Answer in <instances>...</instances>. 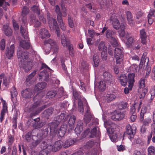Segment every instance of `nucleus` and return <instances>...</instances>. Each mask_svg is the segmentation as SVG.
Masks as SVG:
<instances>
[{
	"mask_svg": "<svg viewBox=\"0 0 155 155\" xmlns=\"http://www.w3.org/2000/svg\"><path fill=\"white\" fill-rule=\"evenodd\" d=\"M28 53L23 52L20 48L17 51L18 58L20 61V65L26 72L28 71L31 68L33 63L31 60L28 58Z\"/></svg>",
	"mask_w": 155,
	"mask_h": 155,
	"instance_id": "obj_1",
	"label": "nucleus"
},
{
	"mask_svg": "<svg viewBox=\"0 0 155 155\" xmlns=\"http://www.w3.org/2000/svg\"><path fill=\"white\" fill-rule=\"evenodd\" d=\"M45 53L49 54L52 51L53 54H57L58 51L59 47L57 43L50 38L45 41L44 46Z\"/></svg>",
	"mask_w": 155,
	"mask_h": 155,
	"instance_id": "obj_2",
	"label": "nucleus"
},
{
	"mask_svg": "<svg viewBox=\"0 0 155 155\" xmlns=\"http://www.w3.org/2000/svg\"><path fill=\"white\" fill-rule=\"evenodd\" d=\"M22 22L24 24V27L21 25L20 27V31L21 34L26 40H23L20 42V46L24 49H28L29 48L30 44L28 42L29 38L27 28L26 27V21L25 19H22Z\"/></svg>",
	"mask_w": 155,
	"mask_h": 155,
	"instance_id": "obj_3",
	"label": "nucleus"
},
{
	"mask_svg": "<svg viewBox=\"0 0 155 155\" xmlns=\"http://www.w3.org/2000/svg\"><path fill=\"white\" fill-rule=\"evenodd\" d=\"M61 43L64 47H67L69 50L70 54L73 56L74 54L72 46L70 45L69 40L67 37L64 34H62L61 36Z\"/></svg>",
	"mask_w": 155,
	"mask_h": 155,
	"instance_id": "obj_4",
	"label": "nucleus"
},
{
	"mask_svg": "<svg viewBox=\"0 0 155 155\" xmlns=\"http://www.w3.org/2000/svg\"><path fill=\"white\" fill-rule=\"evenodd\" d=\"M49 25L51 30H56L58 37L59 36V28L58 24L55 20L47 15Z\"/></svg>",
	"mask_w": 155,
	"mask_h": 155,
	"instance_id": "obj_5",
	"label": "nucleus"
},
{
	"mask_svg": "<svg viewBox=\"0 0 155 155\" xmlns=\"http://www.w3.org/2000/svg\"><path fill=\"white\" fill-rule=\"evenodd\" d=\"M145 81L144 78H142L140 79L139 81V86L138 91L140 95V97L141 99L143 98L147 92V89L145 87Z\"/></svg>",
	"mask_w": 155,
	"mask_h": 155,
	"instance_id": "obj_6",
	"label": "nucleus"
},
{
	"mask_svg": "<svg viewBox=\"0 0 155 155\" xmlns=\"http://www.w3.org/2000/svg\"><path fill=\"white\" fill-rule=\"evenodd\" d=\"M72 91L73 96L74 98V102L75 101V99H78V108L79 112L83 114L84 112V110L82 105V103L81 100V96L80 95L78 94L76 90L73 89Z\"/></svg>",
	"mask_w": 155,
	"mask_h": 155,
	"instance_id": "obj_7",
	"label": "nucleus"
},
{
	"mask_svg": "<svg viewBox=\"0 0 155 155\" xmlns=\"http://www.w3.org/2000/svg\"><path fill=\"white\" fill-rule=\"evenodd\" d=\"M106 36L107 38L110 40V41L112 45L115 46L118 45L117 41L114 37L113 33L110 30L108 29L106 32Z\"/></svg>",
	"mask_w": 155,
	"mask_h": 155,
	"instance_id": "obj_8",
	"label": "nucleus"
},
{
	"mask_svg": "<svg viewBox=\"0 0 155 155\" xmlns=\"http://www.w3.org/2000/svg\"><path fill=\"white\" fill-rule=\"evenodd\" d=\"M116 127H109L107 129V132L110 134V138L111 141L115 142L117 141V134L116 132H114V128Z\"/></svg>",
	"mask_w": 155,
	"mask_h": 155,
	"instance_id": "obj_9",
	"label": "nucleus"
},
{
	"mask_svg": "<svg viewBox=\"0 0 155 155\" xmlns=\"http://www.w3.org/2000/svg\"><path fill=\"white\" fill-rule=\"evenodd\" d=\"M111 115V119L115 121L120 120L124 118V114L123 112L119 111L114 112Z\"/></svg>",
	"mask_w": 155,
	"mask_h": 155,
	"instance_id": "obj_10",
	"label": "nucleus"
},
{
	"mask_svg": "<svg viewBox=\"0 0 155 155\" xmlns=\"http://www.w3.org/2000/svg\"><path fill=\"white\" fill-rule=\"evenodd\" d=\"M62 142L61 141H58L56 142L53 146L51 145L48 146V148L49 150H51L53 152H56L59 150L62 146Z\"/></svg>",
	"mask_w": 155,
	"mask_h": 155,
	"instance_id": "obj_11",
	"label": "nucleus"
},
{
	"mask_svg": "<svg viewBox=\"0 0 155 155\" xmlns=\"http://www.w3.org/2000/svg\"><path fill=\"white\" fill-rule=\"evenodd\" d=\"M127 133L129 135L128 137L130 140L132 141L135 132V130H133L129 124L126 126Z\"/></svg>",
	"mask_w": 155,
	"mask_h": 155,
	"instance_id": "obj_12",
	"label": "nucleus"
},
{
	"mask_svg": "<svg viewBox=\"0 0 155 155\" xmlns=\"http://www.w3.org/2000/svg\"><path fill=\"white\" fill-rule=\"evenodd\" d=\"M97 128L96 127L93 128L90 132H89V129H87L84 131L83 136L85 137L87 136L88 137L93 138L95 136Z\"/></svg>",
	"mask_w": 155,
	"mask_h": 155,
	"instance_id": "obj_13",
	"label": "nucleus"
},
{
	"mask_svg": "<svg viewBox=\"0 0 155 155\" xmlns=\"http://www.w3.org/2000/svg\"><path fill=\"white\" fill-rule=\"evenodd\" d=\"M15 46L13 44L11 45L10 47H7L5 52V54L8 59H10L13 56L14 52Z\"/></svg>",
	"mask_w": 155,
	"mask_h": 155,
	"instance_id": "obj_14",
	"label": "nucleus"
},
{
	"mask_svg": "<svg viewBox=\"0 0 155 155\" xmlns=\"http://www.w3.org/2000/svg\"><path fill=\"white\" fill-rule=\"evenodd\" d=\"M21 95L24 98H29L33 96V94L31 89H26L21 91Z\"/></svg>",
	"mask_w": 155,
	"mask_h": 155,
	"instance_id": "obj_15",
	"label": "nucleus"
},
{
	"mask_svg": "<svg viewBox=\"0 0 155 155\" xmlns=\"http://www.w3.org/2000/svg\"><path fill=\"white\" fill-rule=\"evenodd\" d=\"M104 113L103 112L102 114V119L104 121V125L105 127L107 129L108 127H116L115 124L110 120H107V117L105 115Z\"/></svg>",
	"mask_w": 155,
	"mask_h": 155,
	"instance_id": "obj_16",
	"label": "nucleus"
},
{
	"mask_svg": "<svg viewBox=\"0 0 155 155\" xmlns=\"http://www.w3.org/2000/svg\"><path fill=\"white\" fill-rule=\"evenodd\" d=\"M135 75L134 73H129L128 74V87L130 90L132 89L134 82V78Z\"/></svg>",
	"mask_w": 155,
	"mask_h": 155,
	"instance_id": "obj_17",
	"label": "nucleus"
},
{
	"mask_svg": "<svg viewBox=\"0 0 155 155\" xmlns=\"http://www.w3.org/2000/svg\"><path fill=\"white\" fill-rule=\"evenodd\" d=\"M2 30L4 34L7 36H11L12 34V30L8 25H4L2 28Z\"/></svg>",
	"mask_w": 155,
	"mask_h": 155,
	"instance_id": "obj_18",
	"label": "nucleus"
},
{
	"mask_svg": "<svg viewBox=\"0 0 155 155\" xmlns=\"http://www.w3.org/2000/svg\"><path fill=\"white\" fill-rule=\"evenodd\" d=\"M110 21H112V24L113 28L117 30L118 29L121 27V25H120L119 21L116 18H113L112 16L110 18Z\"/></svg>",
	"mask_w": 155,
	"mask_h": 155,
	"instance_id": "obj_19",
	"label": "nucleus"
},
{
	"mask_svg": "<svg viewBox=\"0 0 155 155\" xmlns=\"http://www.w3.org/2000/svg\"><path fill=\"white\" fill-rule=\"evenodd\" d=\"M127 18L128 23L131 26H133L134 24V19L130 12L127 11L126 12Z\"/></svg>",
	"mask_w": 155,
	"mask_h": 155,
	"instance_id": "obj_20",
	"label": "nucleus"
},
{
	"mask_svg": "<svg viewBox=\"0 0 155 155\" xmlns=\"http://www.w3.org/2000/svg\"><path fill=\"white\" fill-rule=\"evenodd\" d=\"M140 35L142 43L143 44H146L147 36L146 32L144 29H143L140 30Z\"/></svg>",
	"mask_w": 155,
	"mask_h": 155,
	"instance_id": "obj_21",
	"label": "nucleus"
},
{
	"mask_svg": "<svg viewBox=\"0 0 155 155\" xmlns=\"http://www.w3.org/2000/svg\"><path fill=\"white\" fill-rule=\"evenodd\" d=\"M119 81L120 84L122 86H125L127 85V77L124 74H122L120 76Z\"/></svg>",
	"mask_w": 155,
	"mask_h": 155,
	"instance_id": "obj_22",
	"label": "nucleus"
},
{
	"mask_svg": "<svg viewBox=\"0 0 155 155\" xmlns=\"http://www.w3.org/2000/svg\"><path fill=\"white\" fill-rule=\"evenodd\" d=\"M104 97L107 101H110L114 99L116 96L114 94L110 92H108L104 95Z\"/></svg>",
	"mask_w": 155,
	"mask_h": 155,
	"instance_id": "obj_23",
	"label": "nucleus"
},
{
	"mask_svg": "<svg viewBox=\"0 0 155 155\" xmlns=\"http://www.w3.org/2000/svg\"><path fill=\"white\" fill-rule=\"evenodd\" d=\"M40 34L41 36V38H42L47 37H49L50 36V34L48 30L45 28H43L41 30Z\"/></svg>",
	"mask_w": 155,
	"mask_h": 155,
	"instance_id": "obj_24",
	"label": "nucleus"
},
{
	"mask_svg": "<svg viewBox=\"0 0 155 155\" xmlns=\"http://www.w3.org/2000/svg\"><path fill=\"white\" fill-rule=\"evenodd\" d=\"M125 25L124 24H121L120 29L119 31V35L120 37L123 38L125 37L126 38V35H128V34L127 32H125L124 31V29L125 28Z\"/></svg>",
	"mask_w": 155,
	"mask_h": 155,
	"instance_id": "obj_25",
	"label": "nucleus"
},
{
	"mask_svg": "<svg viewBox=\"0 0 155 155\" xmlns=\"http://www.w3.org/2000/svg\"><path fill=\"white\" fill-rule=\"evenodd\" d=\"M46 85V84L45 82H41L37 84L35 86V89L38 92L44 89Z\"/></svg>",
	"mask_w": 155,
	"mask_h": 155,
	"instance_id": "obj_26",
	"label": "nucleus"
},
{
	"mask_svg": "<svg viewBox=\"0 0 155 155\" xmlns=\"http://www.w3.org/2000/svg\"><path fill=\"white\" fill-rule=\"evenodd\" d=\"M103 76L104 78V81H109L110 83L112 82L113 78L112 75L109 72H104L103 74Z\"/></svg>",
	"mask_w": 155,
	"mask_h": 155,
	"instance_id": "obj_27",
	"label": "nucleus"
},
{
	"mask_svg": "<svg viewBox=\"0 0 155 155\" xmlns=\"http://www.w3.org/2000/svg\"><path fill=\"white\" fill-rule=\"evenodd\" d=\"M93 115L90 112L87 110L84 115V121L87 123H88L93 118Z\"/></svg>",
	"mask_w": 155,
	"mask_h": 155,
	"instance_id": "obj_28",
	"label": "nucleus"
},
{
	"mask_svg": "<svg viewBox=\"0 0 155 155\" xmlns=\"http://www.w3.org/2000/svg\"><path fill=\"white\" fill-rule=\"evenodd\" d=\"M126 38L127 39V41L126 44L127 46H130L134 41V40L130 34L126 35Z\"/></svg>",
	"mask_w": 155,
	"mask_h": 155,
	"instance_id": "obj_29",
	"label": "nucleus"
},
{
	"mask_svg": "<svg viewBox=\"0 0 155 155\" xmlns=\"http://www.w3.org/2000/svg\"><path fill=\"white\" fill-rule=\"evenodd\" d=\"M66 129L67 126L66 125L62 126L58 131V135L61 137H63L65 133Z\"/></svg>",
	"mask_w": 155,
	"mask_h": 155,
	"instance_id": "obj_30",
	"label": "nucleus"
},
{
	"mask_svg": "<svg viewBox=\"0 0 155 155\" xmlns=\"http://www.w3.org/2000/svg\"><path fill=\"white\" fill-rule=\"evenodd\" d=\"M76 117L74 115L70 117L68 120V124L69 126L71 127V129H74V125L75 122Z\"/></svg>",
	"mask_w": 155,
	"mask_h": 155,
	"instance_id": "obj_31",
	"label": "nucleus"
},
{
	"mask_svg": "<svg viewBox=\"0 0 155 155\" xmlns=\"http://www.w3.org/2000/svg\"><path fill=\"white\" fill-rule=\"evenodd\" d=\"M114 56L117 55H123V48L121 47H117L114 49Z\"/></svg>",
	"mask_w": 155,
	"mask_h": 155,
	"instance_id": "obj_32",
	"label": "nucleus"
},
{
	"mask_svg": "<svg viewBox=\"0 0 155 155\" xmlns=\"http://www.w3.org/2000/svg\"><path fill=\"white\" fill-rule=\"evenodd\" d=\"M25 138L27 141L30 143L31 141L33 140V139H37V137L34 136H32L31 133L29 132L26 134Z\"/></svg>",
	"mask_w": 155,
	"mask_h": 155,
	"instance_id": "obj_33",
	"label": "nucleus"
},
{
	"mask_svg": "<svg viewBox=\"0 0 155 155\" xmlns=\"http://www.w3.org/2000/svg\"><path fill=\"white\" fill-rule=\"evenodd\" d=\"M36 71H33L28 76L26 79V81L29 82V84H31L33 81L32 78L36 74Z\"/></svg>",
	"mask_w": 155,
	"mask_h": 155,
	"instance_id": "obj_34",
	"label": "nucleus"
},
{
	"mask_svg": "<svg viewBox=\"0 0 155 155\" xmlns=\"http://www.w3.org/2000/svg\"><path fill=\"white\" fill-rule=\"evenodd\" d=\"M36 139V140L33 139V140L31 141L30 142V147L32 148L35 147L41 141L40 140L37 139Z\"/></svg>",
	"mask_w": 155,
	"mask_h": 155,
	"instance_id": "obj_35",
	"label": "nucleus"
},
{
	"mask_svg": "<svg viewBox=\"0 0 155 155\" xmlns=\"http://www.w3.org/2000/svg\"><path fill=\"white\" fill-rule=\"evenodd\" d=\"M116 60V64H120L123 62L124 58V55H116L114 56Z\"/></svg>",
	"mask_w": 155,
	"mask_h": 155,
	"instance_id": "obj_36",
	"label": "nucleus"
},
{
	"mask_svg": "<svg viewBox=\"0 0 155 155\" xmlns=\"http://www.w3.org/2000/svg\"><path fill=\"white\" fill-rule=\"evenodd\" d=\"M106 84L105 81H101L99 83L98 88L101 91H103L106 88Z\"/></svg>",
	"mask_w": 155,
	"mask_h": 155,
	"instance_id": "obj_37",
	"label": "nucleus"
},
{
	"mask_svg": "<svg viewBox=\"0 0 155 155\" xmlns=\"http://www.w3.org/2000/svg\"><path fill=\"white\" fill-rule=\"evenodd\" d=\"M141 104V102H140V104H137L136 103H134L131 108L130 113L131 114H133L134 113H135V108L137 106H139L138 109V110H139L140 108V106Z\"/></svg>",
	"mask_w": 155,
	"mask_h": 155,
	"instance_id": "obj_38",
	"label": "nucleus"
},
{
	"mask_svg": "<svg viewBox=\"0 0 155 155\" xmlns=\"http://www.w3.org/2000/svg\"><path fill=\"white\" fill-rule=\"evenodd\" d=\"M34 120L35 122V124L33 125V126L35 128L38 129V128H40L42 126L43 124L40 123L39 118L35 119H34Z\"/></svg>",
	"mask_w": 155,
	"mask_h": 155,
	"instance_id": "obj_39",
	"label": "nucleus"
},
{
	"mask_svg": "<svg viewBox=\"0 0 155 155\" xmlns=\"http://www.w3.org/2000/svg\"><path fill=\"white\" fill-rule=\"evenodd\" d=\"M88 32L90 37L92 38H95L99 35L98 33L95 32L93 30H88Z\"/></svg>",
	"mask_w": 155,
	"mask_h": 155,
	"instance_id": "obj_40",
	"label": "nucleus"
},
{
	"mask_svg": "<svg viewBox=\"0 0 155 155\" xmlns=\"http://www.w3.org/2000/svg\"><path fill=\"white\" fill-rule=\"evenodd\" d=\"M147 111V109L146 107H144L142 108L140 116V119L141 121H143L144 119V115L146 113Z\"/></svg>",
	"mask_w": 155,
	"mask_h": 155,
	"instance_id": "obj_41",
	"label": "nucleus"
},
{
	"mask_svg": "<svg viewBox=\"0 0 155 155\" xmlns=\"http://www.w3.org/2000/svg\"><path fill=\"white\" fill-rule=\"evenodd\" d=\"M148 155H155V147L150 146L148 148Z\"/></svg>",
	"mask_w": 155,
	"mask_h": 155,
	"instance_id": "obj_42",
	"label": "nucleus"
},
{
	"mask_svg": "<svg viewBox=\"0 0 155 155\" xmlns=\"http://www.w3.org/2000/svg\"><path fill=\"white\" fill-rule=\"evenodd\" d=\"M74 143V141L71 139H69L65 141L64 144L65 147H68Z\"/></svg>",
	"mask_w": 155,
	"mask_h": 155,
	"instance_id": "obj_43",
	"label": "nucleus"
},
{
	"mask_svg": "<svg viewBox=\"0 0 155 155\" xmlns=\"http://www.w3.org/2000/svg\"><path fill=\"white\" fill-rule=\"evenodd\" d=\"M1 100L2 101L3 105V109L2 110L1 114L5 115V113L7 111V106L5 104V101L3 100L2 99H1Z\"/></svg>",
	"mask_w": 155,
	"mask_h": 155,
	"instance_id": "obj_44",
	"label": "nucleus"
},
{
	"mask_svg": "<svg viewBox=\"0 0 155 155\" xmlns=\"http://www.w3.org/2000/svg\"><path fill=\"white\" fill-rule=\"evenodd\" d=\"M12 100L13 101V99L15 98L18 94L17 91L15 87H12L11 90Z\"/></svg>",
	"mask_w": 155,
	"mask_h": 155,
	"instance_id": "obj_45",
	"label": "nucleus"
},
{
	"mask_svg": "<svg viewBox=\"0 0 155 155\" xmlns=\"http://www.w3.org/2000/svg\"><path fill=\"white\" fill-rule=\"evenodd\" d=\"M93 60L94 62V66L95 67H97L99 61L98 56L96 55H94L93 57Z\"/></svg>",
	"mask_w": 155,
	"mask_h": 155,
	"instance_id": "obj_46",
	"label": "nucleus"
},
{
	"mask_svg": "<svg viewBox=\"0 0 155 155\" xmlns=\"http://www.w3.org/2000/svg\"><path fill=\"white\" fill-rule=\"evenodd\" d=\"M57 93L56 91H51L48 92L46 95V97L47 98H50L54 97Z\"/></svg>",
	"mask_w": 155,
	"mask_h": 155,
	"instance_id": "obj_47",
	"label": "nucleus"
},
{
	"mask_svg": "<svg viewBox=\"0 0 155 155\" xmlns=\"http://www.w3.org/2000/svg\"><path fill=\"white\" fill-rule=\"evenodd\" d=\"M58 21L60 24L61 28L63 30H65V24L64 23L63 20L61 17L58 18Z\"/></svg>",
	"mask_w": 155,
	"mask_h": 155,
	"instance_id": "obj_48",
	"label": "nucleus"
},
{
	"mask_svg": "<svg viewBox=\"0 0 155 155\" xmlns=\"http://www.w3.org/2000/svg\"><path fill=\"white\" fill-rule=\"evenodd\" d=\"M98 49L102 51L107 50V47L105 46V44L103 42H101L100 43L98 46Z\"/></svg>",
	"mask_w": 155,
	"mask_h": 155,
	"instance_id": "obj_49",
	"label": "nucleus"
},
{
	"mask_svg": "<svg viewBox=\"0 0 155 155\" xmlns=\"http://www.w3.org/2000/svg\"><path fill=\"white\" fill-rule=\"evenodd\" d=\"M127 106V104L125 102H121L118 105V107L120 110L125 109Z\"/></svg>",
	"mask_w": 155,
	"mask_h": 155,
	"instance_id": "obj_50",
	"label": "nucleus"
},
{
	"mask_svg": "<svg viewBox=\"0 0 155 155\" xmlns=\"http://www.w3.org/2000/svg\"><path fill=\"white\" fill-rule=\"evenodd\" d=\"M82 130V126H79L78 124L76 127L75 129V132L78 135L80 134L81 131Z\"/></svg>",
	"mask_w": 155,
	"mask_h": 155,
	"instance_id": "obj_51",
	"label": "nucleus"
},
{
	"mask_svg": "<svg viewBox=\"0 0 155 155\" xmlns=\"http://www.w3.org/2000/svg\"><path fill=\"white\" fill-rule=\"evenodd\" d=\"M130 71L134 72H139L140 68L135 64H133L130 67Z\"/></svg>",
	"mask_w": 155,
	"mask_h": 155,
	"instance_id": "obj_52",
	"label": "nucleus"
},
{
	"mask_svg": "<svg viewBox=\"0 0 155 155\" xmlns=\"http://www.w3.org/2000/svg\"><path fill=\"white\" fill-rule=\"evenodd\" d=\"M31 20L32 22L34 24L35 26L36 27H38L40 25V22L36 19L35 17L31 16Z\"/></svg>",
	"mask_w": 155,
	"mask_h": 155,
	"instance_id": "obj_53",
	"label": "nucleus"
},
{
	"mask_svg": "<svg viewBox=\"0 0 155 155\" xmlns=\"http://www.w3.org/2000/svg\"><path fill=\"white\" fill-rule=\"evenodd\" d=\"M9 5L8 2H4V0H0V6H2L5 11H6V7Z\"/></svg>",
	"mask_w": 155,
	"mask_h": 155,
	"instance_id": "obj_54",
	"label": "nucleus"
},
{
	"mask_svg": "<svg viewBox=\"0 0 155 155\" xmlns=\"http://www.w3.org/2000/svg\"><path fill=\"white\" fill-rule=\"evenodd\" d=\"M39 76L41 77V78H42L43 77H45V80L47 81L48 78H49L48 73L47 72H45V71L41 72Z\"/></svg>",
	"mask_w": 155,
	"mask_h": 155,
	"instance_id": "obj_55",
	"label": "nucleus"
},
{
	"mask_svg": "<svg viewBox=\"0 0 155 155\" xmlns=\"http://www.w3.org/2000/svg\"><path fill=\"white\" fill-rule=\"evenodd\" d=\"M68 20L69 26L71 28H73L74 25L73 18L68 15Z\"/></svg>",
	"mask_w": 155,
	"mask_h": 155,
	"instance_id": "obj_56",
	"label": "nucleus"
},
{
	"mask_svg": "<svg viewBox=\"0 0 155 155\" xmlns=\"http://www.w3.org/2000/svg\"><path fill=\"white\" fill-rule=\"evenodd\" d=\"M49 148H48V147L46 148H43V149L40 151L39 153V155H47L48 152H49L48 151Z\"/></svg>",
	"mask_w": 155,
	"mask_h": 155,
	"instance_id": "obj_57",
	"label": "nucleus"
},
{
	"mask_svg": "<svg viewBox=\"0 0 155 155\" xmlns=\"http://www.w3.org/2000/svg\"><path fill=\"white\" fill-rule=\"evenodd\" d=\"M55 10L56 13L58 14L57 18L61 17V14L60 12V8L58 5L55 6Z\"/></svg>",
	"mask_w": 155,
	"mask_h": 155,
	"instance_id": "obj_58",
	"label": "nucleus"
},
{
	"mask_svg": "<svg viewBox=\"0 0 155 155\" xmlns=\"http://www.w3.org/2000/svg\"><path fill=\"white\" fill-rule=\"evenodd\" d=\"M151 120L150 117H148L145 119L143 121V123L144 125L148 126L149 124L151 123Z\"/></svg>",
	"mask_w": 155,
	"mask_h": 155,
	"instance_id": "obj_59",
	"label": "nucleus"
},
{
	"mask_svg": "<svg viewBox=\"0 0 155 155\" xmlns=\"http://www.w3.org/2000/svg\"><path fill=\"white\" fill-rule=\"evenodd\" d=\"M32 10L35 12L38 15L40 14V10L38 8V6L34 5L31 8Z\"/></svg>",
	"mask_w": 155,
	"mask_h": 155,
	"instance_id": "obj_60",
	"label": "nucleus"
},
{
	"mask_svg": "<svg viewBox=\"0 0 155 155\" xmlns=\"http://www.w3.org/2000/svg\"><path fill=\"white\" fill-rule=\"evenodd\" d=\"M117 149L118 151H123L126 150L125 146L122 145L117 146Z\"/></svg>",
	"mask_w": 155,
	"mask_h": 155,
	"instance_id": "obj_61",
	"label": "nucleus"
},
{
	"mask_svg": "<svg viewBox=\"0 0 155 155\" xmlns=\"http://www.w3.org/2000/svg\"><path fill=\"white\" fill-rule=\"evenodd\" d=\"M107 50L102 51L101 57L103 60H106L107 59Z\"/></svg>",
	"mask_w": 155,
	"mask_h": 155,
	"instance_id": "obj_62",
	"label": "nucleus"
},
{
	"mask_svg": "<svg viewBox=\"0 0 155 155\" xmlns=\"http://www.w3.org/2000/svg\"><path fill=\"white\" fill-rule=\"evenodd\" d=\"M0 47L1 49L4 50L5 47V42L4 39L1 40L0 42Z\"/></svg>",
	"mask_w": 155,
	"mask_h": 155,
	"instance_id": "obj_63",
	"label": "nucleus"
},
{
	"mask_svg": "<svg viewBox=\"0 0 155 155\" xmlns=\"http://www.w3.org/2000/svg\"><path fill=\"white\" fill-rule=\"evenodd\" d=\"M65 60V58H64L62 57L61 58V65L63 68L64 70H67V68L66 67L65 64H64V62Z\"/></svg>",
	"mask_w": 155,
	"mask_h": 155,
	"instance_id": "obj_64",
	"label": "nucleus"
}]
</instances>
